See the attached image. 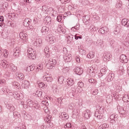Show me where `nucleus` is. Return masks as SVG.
Listing matches in <instances>:
<instances>
[{
	"label": "nucleus",
	"instance_id": "nucleus-1",
	"mask_svg": "<svg viewBox=\"0 0 129 129\" xmlns=\"http://www.w3.org/2000/svg\"><path fill=\"white\" fill-rule=\"evenodd\" d=\"M28 56V57L32 59H34L35 58L36 52L31 48H29L27 50Z\"/></svg>",
	"mask_w": 129,
	"mask_h": 129
},
{
	"label": "nucleus",
	"instance_id": "nucleus-2",
	"mask_svg": "<svg viewBox=\"0 0 129 129\" xmlns=\"http://www.w3.org/2000/svg\"><path fill=\"white\" fill-rule=\"evenodd\" d=\"M19 36L20 38L23 40V42L24 43L28 41V35L27 34L21 32L19 34Z\"/></svg>",
	"mask_w": 129,
	"mask_h": 129
},
{
	"label": "nucleus",
	"instance_id": "nucleus-3",
	"mask_svg": "<svg viewBox=\"0 0 129 129\" xmlns=\"http://www.w3.org/2000/svg\"><path fill=\"white\" fill-rule=\"evenodd\" d=\"M6 91L8 93L10 94L9 95H14L15 98L18 100L19 99H23V95L22 94H21L20 95L18 92H14L15 94H13L10 91L9 92L7 90H6Z\"/></svg>",
	"mask_w": 129,
	"mask_h": 129
},
{
	"label": "nucleus",
	"instance_id": "nucleus-4",
	"mask_svg": "<svg viewBox=\"0 0 129 129\" xmlns=\"http://www.w3.org/2000/svg\"><path fill=\"white\" fill-rule=\"evenodd\" d=\"M94 70L93 67H90L87 69V73L90 77H93L95 76Z\"/></svg>",
	"mask_w": 129,
	"mask_h": 129
},
{
	"label": "nucleus",
	"instance_id": "nucleus-5",
	"mask_svg": "<svg viewBox=\"0 0 129 129\" xmlns=\"http://www.w3.org/2000/svg\"><path fill=\"white\" fill-rule=\"evenodd\" d=\"M112 55L109 52H107L103 55V60L104 61H107L109 60L111 58Z\"/></svg>",
	"mask_w": 129,
	"mask_h": 129
},
{
	"label": "nucleus",
	"instance_id": "nucleus-6",
	"mask_svg": "<svg viewBox=\"0 0 129 129\" xmlns=\"http://www.w3.org/2000/svg\"><path fill=\"white\" fill-rule=\"evenodd\" d=\"M41 10L42 12L45 14H48L49 11L50 12L51 11H52L53 10V9L52 8H50L48 9L45 6L42 7Z\"/></svg>",
	"mask_w": 129,
	"mask_h": 129
},
{
	"label": "nucleus",
	"instance_id": "nucleus-7",
	"mask_svg": "<svg viewBox=\"0 0 129 129\" xmlns=\"http://www.w3.org/2000/svg\"><path fill=\"white\" fill-rule=\"evenodd\" d=\"M91 112L89 110H87L84 112L83 113V116L85 119H89L90 116Z\"/></svg>",
	"mask_w": 129,
	"mask_h": 129
},
{
	"label": "nucleus",
	"instance_id": "nucleus-8",
	"mask_svg": "<svg viewBox=\"0 0 129 129\" xmlns=\"http://www.w3.org/2000/svg\"><path fill=\"white\" fill-rule=\"evenodd\" d=\"M74 71L75 73L77 75H80L83 72V70L79 67H76L74 69Z\"/></svg>",
	"mask_w": 129,
	"mask_h": 129
},
{
	"label": "nucleus",
	"instance_id": "nucleus-9",
	"mask_svg": "<svg viewBox=\"0 0 129 129\" xmlns=\"http://www.w3.org/2000/svg\"><path fill=\"white\" fill-rule=\"evenodd\" d=\"M120 60L123 63H126L127 62L128 59L127 58L125 55L124 54H122L120 56Z\"/></svg>",
	"mask_w": 129,
	"mask_h": 129
},
{
	"label": "nucleus",
	"instance_id": "nucleus-10",
	"mask_svg": "<svg viewBox=\"0 0 129 129\" xmlns=\"http://www.w3.org/2000/svg\"><path fill=\"white\" fill-rule=\"evenodd\" d=\"M63 58L66 62H70L72 59V57L71 54L64 55Z\"/></svg>",
	"mask_w": 129,
	"mask_h": 129
},
{
	"label": "nucleus",
	"instance_id": "nucleus-11",
	"mask_svg": "<svg viewBox=\"0 0 129 129\" xmlns=\"http://www.w3.org/2000/svg\"><path fill=\"white\" fill-rule=\"evenodd\" d=\"M1 65L3 68L6 69L8 68L9 66V63L6 60H3L2 61Z\"/></svg>",
	"mask_w": 129,
	"mask_h": 129
},
{
	"label": "nucleus",
	"instance_id": "nucleus-12",
	"mask_svg": "<svg viewBox=\"0 0 129 129\" xmlns=\"http://www.w3.org/2000/svg\"><path fill=\"white\" fill-rule=\"evenodd\" d=\"M117 116L114 114H112L111 115L110 117L109 118L110 120V122L111 123H114L115 122V120L117 118Z\"/></svg>",
	"mask_w": 129,
	"mask_h": 129
},
{
	"label": "nucleus",
	"instance_id": "nucleus-13",
	"mask_svg": "<svg viewBox=\"0 0 129 129\" xmlns=\"http://www.w3.org/2000/svg\"><path fill=\"white\" fill-rule=\"evenodd\" d=\"M79 111L78 110L75 109L73 112L72 117L73 118H77L79 116Z\"/></svg>",
	"mask_w": 129,
	"mask_h": 129
},
{
	"label": "nucleus",
	"instance_id": "nucleus-14",
	"mask_svg": "<svg viewBox=\"0 0 129 129\" xmlns=\"http://www.w3.org/2000/svg\"><path fill=\"white\" fill-rule=\"evenodd\" d=\"M121 23L123 25L126 27H129V21L124 19H122Z\"/></svg>",
	"mask_w": 129,
	"mask_h": 129
},
{
	"label": "nucleus",
	"instance_id": "nucleus-15",
	"mask_svg": "<svg viewBox=\"0 0 129 129\" xmlns=\"http://www.w3.org/2000/svg\"><path fill=\"white\" fill-rule=\"evenodd\" d=\"M59 117L60 118H62V119L64 120H66L69 118V116L65 112H62Z\"/></svg>",
	"mask_w": 129,
	"mask_h": 129
},
{
	"label": "nucleus",
	"instance_id": "nucleus-16",
	"mask_svg": "<svg viewBox=\"0 0 129 129\" xmlns=\"http://www.w3.org/2000/svg\"><path fill=\"white\" fill-rule=\"evenodd\" d=\"M31 20L29 18H26L23 22V24L25 26H28L31 22Z\"/></svg>",
	"mask_w": 129,
	"mask_h": 129
},
{
	"label": "nucleus",
	"instance_id": "nucleus-17",
	"mask_svg": "<svg viewBox=\"0 0 129 129\" xmlns=\"http://www.w3.org/2000/svg\"><path fill=\"white\" fill-rule=\"evenodd\" d=\"M14 53L13 54L15 58L18 57L19 55L20 50L18 48H16L14 49Z\"/></svg>",
	"mask_w": 129,
	"mask_h": 129
},
{
	"label": "nucleus",
	"instance_id": "nucleus-18",
	"mask_svg": "<svg viewBox=\"0 0 129 129\" xmlns=\"http://www.w3.org/2000/svg\"><path fill=\"white\" fill-rule=\"evenodd\" d=\"M30 84V83L28 81L25 80L23 82L22 86L24 88L27 89L28 88Z\"/></svg>",
	"mask_w": 129,
	"mask_h": 129
},
{
	"label": "nucleus",
	"instance_id": "nucleus-19",
	"mask_svg": "<svg viewBox=\"0 0 129 129\" xmlns=\"http://www.w3.org/2000/svg\"><path fill=\"white\" fill-rule=\"evenodd\" d=\"M109 124L104 123L99 126V129H104L107 128L109 127Z\"/></svg>",
	"mask_w": 129,
	"mask_h": 129
},
{
	"label": "nucleus",
	"instance_id": "nucleus-20",
	"mask_svg": "<svg viewBox=\"0 0 129 129\" xmlns=\"http://www.w3.org/2000/svg\"><path fill=\"white\" fill-rule=\"evenodd\" d=\"M119 108H118V110L119 112L122 115H124L125 114V110H124L123 108L121 107H119Z\"/></svg>",
	"mask_w": 129,
	"mask_h": 129
},
{
	"label": "nucleus",
	"instance_id": "nucleus-21",
	"mask_svg": "<svg viewBox=\"0 0 129 129\" xmlns=\"http://www.w3.org/2000/svg\"><path fill=\"white\" fill-rule=\"evenodd\" d=\"M48 40V41L50 44H52L54 42L55 40V37L52 35L50 36Z\"/></svg>",
	"mask_w": 129,
	"mask_h": 129
},
{
	"label": "nucleus",
	"instance_id": "nucleus-22",
	"mask_svg": "<svg viewBox=\"0 0 129 129\" xmlns=\"http://www.w3.org/2000/svg\"><path fill=\"white\" fill-rule=\"evenodd\" d=\"M67 84L68 85L71 86L74 83V81L72 78H69L67 80Z\"/></svg>",
	"mask_w": 129,
	"mask_h": 129
},
{
	"label": "nucleus",
	"instance_id": "nucleus-23",
	"mask_svg": "<svg viewBox=\"0 0 129 129\" xmlns=\"http://www.w3.org/2000/svg\"><path fill=\"white\" fill-rule=\"evenodd\" d=\"M104 42L103 40H100L98 41L97 45L99 47H102L104 46Z\"/></svg>",
	"mask_w": 129,
	"mask_h": 129
},
{
	"label": "nucleus",
	"instance_id": "nucleus-24",
	"mask_svg": "<svg viewBox=\"0 0 129 129\" xmlns=\"http://www.w3.org/2000/svg\"><path fill=\"white\" fill-rule=\"evenodd\" d=\"M94 115L95 117L99 119H101L103 116L102 113H100L98 111L95 112Z\"/></svg>",
	"mask_w": 129,
	"mask_h": 129
},
{
	"label": "nucleus",
	"instance_id": "nucleus-25",
	"mask_svg": "<svg viewBox=\"0 0 129 129\" xmlns=\"http://www.w3.org/2000/svg\"><path fill=\"white\" fill-rule=\"evenodd\" d=\"M48 62L50 64H51V65L53 67H54V65L56 64L57 62L56 61L55 59L51 58L49 59Z\"/></svg>",
	"mask_w": 129,
	"mask_h": 129
},
{
	"label": "nucleus",
	"instance_id": "nucleus-26",
	"mask_svg": "<svg viewBox=\"0 0 129 129\" xmlns=\"http://www.w3.org/2000/svg\"><path fill=\"white\" fill-rule=\"evenodd\" d=\"M10 70L11 72H16L17 70V67L13 64H10Z\"/></svg>",
	"mask_w": 129,
	"mask_h": 129
},
{
	"label": "nucleus",
	"instance_id": "nucleus-27",
	"mask_svg": "<svg viewBox=\"0 0 129 129\" xmlns=\"http://www.w3.org/2000/svg\"><path fill=\"white\" fill-rule=\"evenodd\" d=\"M16 75L21 80H22L24 78L23 74L20 72H16Z\"/></svg>",
	"mask_w": 129,
	"mask_h": 129
},
{
	"label": "nucleus",
	"instance_id": "nucleus-28",
	"mask_svg": "<svg viewBox=\"0 0 129 129\" xmlns=\"http://www.w3.org/2000/svg\"><path fill=\"white\" fill-rule=\"evenodd\" d=\"M120 29V25H118L115 28V30L114 31V33L115 35H117L118 34L119 30Z\"/></svg>",
	"mask_w": 129,
	"mask_h": 129
},
{
	"label": "nucleus",
	"instance_id": "nucleus-29",
	"mask_svg": "<svg viewBox=\"0 0 129 129\" xmlns=\"http://www.w3.org/2000/svg\"><path fill=\"white\" fill-rule=\"evenodd\" d=\"M114 74L113 73H110L107 77V80L108 81H110L112 80L114 77Z\"/></svg>",
	"mask_w": 129,
	"mask_h": 129
},
{
	"label": "nucleus",
	"instance_id": "nucleus-30",
	"mask_svg": "<svg viewBox=\"0 0 129 129\" xmlns=\"http://www.w3.org/2000/svg\"><path fill=\"white\" fill-rule=\"evenodd\" d=\"M67 43H68L69 44L72 42V40H73V36L71 35H68V36H67Z\"/></svg>",
	"mask_w": 129,
	"mask_h": 129
},
{
	"label": "nucleus",
	"instance_id": "nucleus-31",
	"mask_svg": "<svg viewBox=\"0 0 129 129\" xmlns=\"http://www.w3.org/2000/svg\"><path fill=\"white\" fill-rule=\"evenodd\" d=\"M122 99L125 102H129V97L127 94H125L123 96Z\"/></svg>",
	"mask_w": 129,
	"mask_h": 129
},
{
	"label": "nucleus",
	"instance_id": "nucleus-32",
	"mask_svg": "<svg viewBox=\"0 0 129 129\" xmlns=\"http://www.w3.org/2000/svg\"><path fill=\"white\" fill-rule=\"evenodd\" d=\"M2 53L3 56L5 57H7L8 54V51L5 49H3Z\"/></svg>",
	"mask_w": 129,
	"mask_h": 129
},
{
	"label": "nucleus",
	"instance_id": "nucleus-33",
	"mask_svg": "<svg viewBox=\"0 0 129 129\" xmlns=\"http://www.w3.org/2000/svg\"><path fill=\"white\" fill-rule=\"evenodd\" d=\"M51 20V18L49 16H46L44 19V21H45V22L47 24L49 23Z\"/></svg>",
	"mask_w": 129,
	"mask_h": 129
},
{
	"label": "nucleus",
	"instance_id": "nucleus-34",
	"mask_svg": "<svg viewBox=\"0 0 129 129\" xmlns=\"http://www.w3.org/2000/svg\"><path fill=\"white\" fill-rule=\"evenodd\" d=\"M122 2L120 1H117V3L115 5L116 8H120L122 6Z\"/></svg>",
	"mask_w": 129,
	"mask_h": 129
},
{
	"label": "nucleus",
	"instance_id": "nucleus-35",
	"mask_svg": "<svg viewBox=\"0 0 129 129\" xmlns=\"http://www.w3.org/2000/svg\"><path fill=\"white\" fill-rule=\"evenodd\" d=\"M26 102L28 105L30 107H32L33 106L34 104L33 101L31 100L30 99L28 100Z\"/></svg>",
	"mask_w": 129,
	"mask_h": 129
},
{
	"label": "nucleus",
	"instance_id": "nucleus-36",
	"mask_svg": "<svg viewBox=\"0 0 129 129\" xmlns=\"http://www.w3.org/2000/svg\"><path fill=\"white\" fill-rule=\"evenodd\" d=\"M43 78H44V80L45 81L46 80L48 82H51L52 80V78L51 77H46L44 76Z\"/></svg>",
	"mask_w": 129,
	"mask_h": 129
},
{
	"label": "nucleus",
	"instance_id": "nucleus-37",
	"mask_svg": "<svg viewBox=\"0 0 129 129\" xmlns=\"http://www.w3.org/2000/svg\"><path fill=\"white\" fill-rule=\"evenodd\" d=\"M34 69V67L33 66H31L27 67L26 68V71L28 72L33 71Z\"/></svg>",
	"mask_w": 129,
	"mask_h": 129
},
{
	"label": "nucleus",
	"instance_id": "nucleus-38",
	"mask_svg": "<svg viewBox=\"0 0 129 129\" xmlns=\"http://www.w3.org/2000/svg\"><path fill=\"white\" fill-rule=\"evenodd\" d=\"M44 52L46 54V56L47 57L49 56L48 54L49 52V49L48 47H46L44 49Z\"/></svg>",
	"mask_w": 129,
	"mask_h": 129
},
{
	"label": "nucleus",
	"instance_id": "nucleus-39",
	"mask_svg": "<svg viewBox=\"0 0 129 129\" xmlns=\"http://www.w3.org/2000/svg\"><path fill=\"white\" fill-rule=\"evenodd\" d=\"M42 91L41 90H39L36 92V95L39 97H41L42 96Z\"/></svg>",
	"mask_w": 129,
	"mask_h": 129
},
{
	"label": "nucleus",
	"instance_id": "nucleus-40",
	"mask_svg": "<svg viewBox=\"0 0 129 129\" xmlns=\"http://www.w3.org/2000/svg\"><path fill=\"white\" fill-rule=\"evenodd\" d=\"M97 28L95 27L94 26L92 25H91L89 28V30L91 31H93L96 30Z\"/></svg>",
	"mask_w": 129,
	"mask_h": 129
},
{
	"label": "nucleus",
	"instance_id": "nucleus-41",
	"mask_svg": "<svg viewBox=\"0 0 129 129\" xmlns=\"http://www.w3.org/2000/svg\"><path fill=\"white\" fill-rule=\"evenodd\" d=\"M75 105L74 103H72L69 104V107L70 109H72L75 107Z\"/></svg>",
	"mask_w": 129,
	"mask_h": 129
},
{
	"label": "nucleus",
	"instance_id": "nucleus-42",
	"mask_svg": "<svg viewBox=\"0 0 129 129\" xmlns=\"http://www.w3.org/2000/svg\"><path fill=\"white\" fill-rule=\"evenodd\" d=\"M49 30V28H48L46 26H44L43 27L41 31L42 32H46L48 31Z\"/></svg>",
	"mask_w": 129,
	"mask_h": 129
},
{
	"label": "nucleus",
	"instance_id": "nucleus-43",
	"mask_svg": "<svg viewBox=\"0 0 129 129\" xmlns=\"http://www.w3.org/2000/svg\"><path fill=\"white\" fill-rule=\"evenodd\" d=\"M110 44L111 45V47L112 48H115V41L113 40H112L110 41Z\"/></svg>",
	"mask_w": 129,
	"mask_h": 129
},
{
	"label": "nucleus",
	"instance_id": "nucleus-44",
	"mask_svg": "<svg viewBox=\"0 0 129 129\" xmlns=\"http://www.w3.org/2000/svg\"><path fill=\"white\" fill-rule=\"evenodd\" d=\"M87 57L89 58H92L94 57V54L93 52H90L88 54Z\"/></svg>",
	"mask_w": 129,
	"mask_h": 129
},
{
	"label": "nucleus",
	"instance_id": "nucleus-45",
	"mask_svg": "<svg viewBox=\"0 0 129 129\" xmlns=\"http://www.w3.org/2000/svg\"><path fill=\"white\" fill-rule=\"evenodd\" d=\"M64 79L62 77H60L58 79V82L60 84H61L63 83Z\"/></svg>",
	"mask_w": 129,
	"mask_h": 129
},
{
	"label": "nucleus",
	"instance_id": "nucleus-46",
	"mask_svg": "<svg viewBox=\"0 0 129 129\" xmlns=\"http://www.w3.org/2000/svg\"><path fill=\"white\" fill-rule=\"evenodd\" d=\"M107 98V102L108 103H110L112 101V97L111 96H108Z\"/></svg>",
	"mask_w": 129,
	"mask_h": 129
},
{
	"label": "nucleus",
	"instance_id": "nucleus-47",
	"mask_svg": "<svg viewBox=\"0 0 129 129\" xmlns=\"http://www.w3.org/2000/svg\"><path fill=\"white\" fill-rule=\"evenodd\" d=\"M100 72L101 74H105L106 72V68L105 67L103 68L101 70Z\"/></svg>",
	"mask_w": 129,
	"mask_h": 129
},
{
	"label": "nucleus",
	"instance_id": "nucleus-48",
	"mask_svg": "<svg viewBox=\"0 0 129 129\" xmlns=\"http://www.w3.org/2000/svg\"><path fill=\"white\" fill-rule=\"evenodd\" d=\"M105 29V28L104 27H102L100 28L99 30V32L102 34H104L105 33V29Z\"/></svg>",
	"mask_w": 129,
	"mask_h": 129
},
{
	"label": "nucleus",
	"instance_id": "nucleus-49",
	"mask_svg": "<svg viewBox=\"0 0 129 129\" xmlns=\"http://www.w3.org/2000/svg\"><path fill=\"white\" fill-rule=\"evenodd\" d=\"M51 64L49 63L48 62V63L46 65V68L48 69H52L53 67V66Z\"/></svg>",
	"mask_w": 129,
	"mask_h": 129
},
{
	"label": "nucleus",
	"instance_id": "nucleus-50",
	"mask_svg": "<svg viewBox=\"0 0 129 129\" xmlns=\"http://www.w3.org/2000/svg\"><path fill=\"white\" fill-rule=\"evenodd\" d=\"M45 85V84L42 82H40L39 84V86L40 88H44V86Z\"/></svg>",
	"mask_w": 129,
	"mask_h": 129
},
{
	"label": "nucleus",
	"instance_id": "nucleus-51",
	"mask_svg": "<svg viewBox=\"0 0 129 129\" xmlns=\"http://www.w3.org/2000/svg\"><path fill=\"white\" fill-rule=\"evenodd\" d=\"M33 105L34 106V107L36 109H38L40 107V105L38 104L35 103L34 104H33Z\"/></svg>",
	"mask_w": 129,
	"mask_h": 129
},
{
	"label": "nucleus",
	"instance_id": "nucleus-52",
	"mask_svg": "<svg viewBox=\"0 0 129 129\" xmlns=\"http://www.w3.org/2000/svg\"><path fill=\"white\" fill-rule=\"evenodd\" d=\"M14 116H17L18 117H20L21 116L18 113L15 111L14 112Z\"/></svg>",
	"mask_w": 129,
	"mask_h": 129
},
{
	"label": "nucleus",
	"instance_id": "nucleus-53",
	"mask_svg": "<svg viewBox=\"0 0 129 129\" xmlns=\"http://www.w3.org/2000/svg\"><path fill=\"white\" fill-rule=\"evenodd\" d=\"M75 59L77 63H79L80 62V56H77L76 57Z\"/></svg>",
	"mask_w": 129,
	"mask_h": 129
},
{
	"label": "nucleus",
	"instance_id": "nucleus-54",
	"mask_svg": "<svg viewBox=\"0 0 129 129\" xmlns=\"http://www.w3.org/2000/svg\"><path fill=\"white\" fill-rule=\"evenodd\" d=\"M78 86L80 88H82L83 87L84 84L82 82H79L78 83Z\"/></svg>",
	"mask_w": 129,
	"mask_h": 129
},
{
	"label": "nucleus",
	"instance_id": "nucleus-55",
	"mask_svg": "<svg viewBox=\"0 0 129 129\" xmlns=\"http://www.w3.org/2000/svg\"><path fill=\"white\" fill-rule=\"evenodd\" d=\"M51 116L50 115L47 117V118L45 119L46 121L47 122H50V120L51 118Z\"/></svg>",
	"mask_w": 129,
	"mask_h": 129
},
{
	"label": "nucleus",
	"instance_id": "nucleus-56",
	"mask_svg": "<svg viewBox=\"0 0 129 129\" xmlns=\"http://www.w3.org/2000/svg\"><path fill=\"white\" fill-rule=\"evenodd\" d=\"M43 66L42 64H39L37 66V69L41 70L43 68Z\"/></svg>",
	"mask_w": 129,
	"mask_h": 129
},
{
	"label": "nucleus",
	"instance_id": "nucleus-57",
	"mask_svg": "<svg viewBox=\"0 0 129 129\" xmlns=\"http://www.w3.org/2000/svg\"><path fill=\"white\" fill-rule=\"evenodd\" d=\"M53 91L54 93H55L57 91V88L56 87V86L55 85H54L53 87Z\"/></svg>",
	"mask_w": 129,
	"mask_h": 129
},
{
	"label": "nucleus",
	"instance_id": "nucleus-58",
	"mask_svg": "<svg viewBox=\"0 0 129 129\" xmlns=\"http://www.w3.org/2000/svg\"><path fill=\"white\" fill-rule=\"evenodd\" d=\"M98 93V90L97 89H96L93 91L92 94L94 95H96Z\"/></svg>",
	"mask_w": 129,
	"mask_h": 129
},
{
	"label": "nucleus",
	"instance_id": "nucleus-59",
	"mask_svg": "<svg viewBox=\"0 0 129 129\" xmlns=\"http://www.w3.org/2000/svg\"><path fill=\"white\" fill-rule=\"evenodd\" d=\"M45 112L47 114H49V112L48 109H47V107H46L44 108Z\"/></svg>",
	"mask_w": 129,
	"mask_h": 129
},
{
	"label": "nucleus",
	"instance_id": "nucleus-60",
	"mask_svg": "<svg viewBox=\"0 0 129 129\" xmlns=\"http://www.w3.org/2000/svg\"><path fill=\"white\" fill-rule=\"evenodd\" d=\"M71 124L70 123H67L64 126V127L65 128L68 127H70L71 126Z\"/></svg>",
	"mask_w": 129,
	"mask_h": 129
},
{
	"label": "nucleus",
	"instance_id": "nucleus-61",
	"mask_svg": "<svg viewBox=\"0 0 129 129\" xmlns=\"http://www.w3.org/2000/svg\"><path fill=\"white\" fill-rule=\"evenodd\" d=\"M13 85H15L17 87H18V89H19V88H20V87H19V84L17 82H14L13 83Z\"/></svg>",
	"mask_w": 129,
	"mask_h": 129
},
{
	"label": "nucleus",
	"instance_id": "nucleus-62",
	"mask_svg": "<svg viewBox=\"0 0 129 129\" xmlns=\"http://www.w3.org/2000/svg\"><path fill=\"white\" fill-rule=\"evenodd\" d=\"M62 100V98H59L57 100V102H58V103L60 104H61V103Z\"/></svg>",
	"mask_w": 129,
	"mask_h": 129
},
{
	"label": "nucleus",
	"instance_id": "nucleus-63",
	"mask_svg": "<svg viewBox=\"0 0 129 129\" xmlns=\"http://www.w3.org/2000/svg\"><path fill=\"white\" fill-rule=\"evenodd\" d=\"M62 18V17L60 16H58L57 17V19L58 21L60 22L61 21V19Z\"/></svg>",
	"mask_w": 129,
	"mask_h": 129
},
{
	"label": "nucleus",
	"instance_id": "nucleus-64",
	"mask_svg": "<svg viewBox=\"0 0 129 129\" xmlns=\"http://www.w3.org/2000/svg\"><path fill=\"white\" fill-rule=\"evenodd\" d=\"M113 96L115 98H117V96H118V94L116 92H114L113 94Z\"/></svg>",
	"mask_w": 129,
	"mask_h": 129
}]
</instances>
